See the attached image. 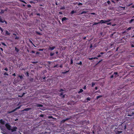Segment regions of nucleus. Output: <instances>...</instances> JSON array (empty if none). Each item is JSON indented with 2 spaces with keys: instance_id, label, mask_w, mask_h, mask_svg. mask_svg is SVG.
I'll return each mask as SVG.
<instances>
[{
  "instance_id": "nucleus-9",
  "label": "nucleus",
  "mask_w": 134,
  "mask_h": 134,
  "mask_svg": "<svg viewBox=\"0 0 134 134\" xmlns=\"http://www.w3.org/2000/svg\"><path fill=\"white\" fill-rule=\"evenodd\" d=\"M99 23L102 24L106 23L105 20H101L99 22Z\"/></svg>"
},
{
  "instance_id": "nucleus-60",
  "label": "nucleus",
  "mask_w": 134,
  "mask_h": 134,
  "mask_svg": "<svg viewBox=\"0 0 134 134\" xmlns=\"http://www.w3.org/2000/svg\"><path fill=\"white\" fill-rule=\"evenodd\" d=\"M43 50V49H39L38 50L39 51H42Z\"/></svg>"
},
{
  "instance_id": "nucleus-41",
  "label": "nucleus",
  "mask_w": 134,
  "mask_h": 134,
  "mask_svg": "<svg viewBox=\"0 0 134 134\" xmlns=\"http://www.w3.org/2000/svg\"><path fill=\"white\" fill-rule=\"evenodd\" d=\"M87 12H85V11H83L82 12H81V14H85Z\"/></svg>"
},
{
  "instance_id": "nucleus-54",
  "label": "nucleus",
  "mask_w": 134,
  "mask_h": 134,
  "mask_svg": "<svg viewBox=\"0 0 134 134\" xmlns=\"http://www.w3.org/2000/svg\"><path fill=\"white\" fill-rule=\"evenodd\" d=\"M29 42H30L31 43V44H33V45H34V44H33V42H32V41H31V40H29Z\"/></svg>"
},
{
  "instance_id": "nucleus-61",
  "label": "nucleus",
  "mask_w": 134,
  "mask_h": 134,
  "mask_svg": "<svg viewBox=\"0 0 134 134\" xmlns=\"http://www.w3.org/2000/svg\"><path fill=\"white\" fill-rule=\"evenodd\" d=\"M107 25H111V23L110 22L107 23Z\"/></svg>"
},
{
  "instance_id": "nucleus-34",
  "label": "nucleus",
  "mask_w": 134,
  "mask_h": 134,
  "mask_svg": "<svg viewBox=\"0 0 134 134\" xmlns=\"http://www.w3.org/2000/svg\"><path fill=\"white\" fill-rule=\"evenodd\" d=\"M99 23H99H96V22L94 23L93 24V25H97Z\"/></svg>"
},
{
  "instance_id": "nucleus-30",
  "label": "nucleus",
  "mask_w": 134,
  "mask_h": 134,
  "mask_svg": "<svg viewBox=\"0 0 134 134\" xmlns=\"http://www.w3.org/2000/svg\"><path fill=\"white\" fill-rule=\"evenodd\" d=\"M25 74L27 76V77L29 76V74L28 72H26V73Z\"/></svg>"
},
{
  "instance_id": "nucleus-13",
  "label": "nucleus",
  "mask_w": 134,
  "mask_h": 134,
  "mask_svg": "<svg viewBox=\"0 0 134 134\" xmlns=\"http://www.w3.org/2000/svg\"><path fill=\"white\" fill-rule=\"evenodd\" d=\"M31 109V108H26L25 109L23 110V111H28L29 110Z\"/></svg>"
},
{
  "instance_id": "nucleus-44",
  "label": "nucleus",
  "mask_w": 134,
  "mask_h": 134,
  "mask_svg": "<svg viewBox=\"0 0 134 134\" xmlns=\"http://www.w3.org/2000/svg\"><path fill=\"white\" fill-rule=\"evenodd\" d=\"M107 3L108 4H111V2L110 1H108L107 2Z\"/></svg>"
},
{
  "instance_id": "nucleus-5",
  "label": "nucleus",
  "mask_w": 134,
  "mask_h": 134,
  "mask_svg": "<svg viewBox=\"0 0 134 134\" xmlns=\"http://www.w3.org/2000/svg\"><path fill=\"white\" fill-rule=\"evenodd\" d=\"M70 118H66V119H63L61 121V122L62 123H64V122L65 121L69 120V119H70Z\"/></svg>"
},
{
  "instance_id": "nucleus-49",
  "label": "nucleus",
  "mask_w": 134,
  "mask_h": 134,
  "mask_svg": "<svg viewBox=\"0 0 134 134\" xmlns=\"http://www.w3.org/2000/svg\"><path fill=\"white\" fill-rule=\"evenodd\" d=\"M78 65H82V62H80L79 63H77Z\"/></svg>"
},
{
  "instance_id": "nucleus-52",
  "label": "nucleus",
  "mask_w": 134,
  "mask_h": 134,
  "mask_svg": "<svg viewBox=\"0 0 134 134\" xmlns=\"http://www.w3.org/2000/svg\"><path fill=\"white\" fill-rule=\"evenodd\" d=\"M27 7L28 8H30L31 7V6L30 4H28L27 5Z\"/></svg>"
},
{
  "instance_id": "nucleus-47",
  "label": "nucleus",
  "mask_w": 134,
  "mask_h": 134,
  "mask_svg": "<svg viewBox=\"0 0 134 134\" xmlns=\"http://www.w3.org/2000/svg\"><path fill=\"white\" fill-rule=\"evenodd\" d=\"M15 39L18 40L19 39V37H17L16 36H15Z\"/></svg>"
},
{
  "instance_id": "nucleus-11",
  "label": "nucleus",
  "mask_w": 134,
  "mask_h": 134,
  "mask_svg": "<svg viewBox=\"0 0 134 134\" xmlns=\"http://www.w3.org/2000/svg\"><path fill=\"white\" fill-rule=\"evenodd\" d=\"M130 43L131 45V47H134V42H133L132 41H131V42Z\"/></svg>"
},
{
  "instance_id": "nucleus-57",
  "label": "nucleus",
  "mask_w": 134,
  "mask_h": 134,
  "mask_svg": "<svg viewBox=\"0 0 134 134\" xmlns=\"http://www.w3.org/2000/svg\"><path fill=\"white\" fill-rule=\"evenodd\" d=\"M1 133H2L3 134H7L5 132H1Z\"/></svg>"
},
{
  "instance_id": "nucleus-38",
  "label": "nucleus",
  "mask_w": 134,
  "mask_h": 134,
  "mask_svg": "<svg viewBox=\"0 0 134 134\" xmlns=\"http://www.w3.org/2000/svg\"><path fill=\"white\" fill-rule=\"evenodd\" d=\"M54 53L51 52L50 53V56H52L54 55Z\"/></svg>"
},
{
  "instance_id": "nucleus-24",
  "label": "nucleus",
  "mask_w": 134,
  "mask_h": 134,
  "mask_svg": "<svg viewBox=\"0 0 134 134\" xmlns=\"http://www.w3.org/2000/svg\"><path fill=\"white\" fill-rule=\"evenodd\" d=\"M126 124H125V125L123 126V127H122V128L124 130H126Z\"/></svg>"
},
{
  "instance_id": "nucleus-14",
  "label": "nucleus",
  "mask_w": 134,
  "mask_h": 134,
  "mask_svg": "<svg viewBox=\"0 0 134 134\" xmlns=\"http://www.w3.org/2000/svg\"><path fill=\"white\" fill-rule=\"evenodd\" d=\"M55 48V47H49V49L51 50V51H52Z\"/></svg>"
},
{
  "instance_id": "nucleus-39",
  "label": "nucleus",
  "mask_w": 134,
  "mask_h": 134,
  "mask_svg": "<svg viewBox=\"0 0 134 134\" xmlns=\"http://www.w3.org/2000/svg\"><path fill=\"white\" fill-rule=\"evenodd\" d=\"M33 80L34 79L33 78H31L29 80L31 82H32L33 81Z\"/></svg>"
},
{
  "instance_id": "nucleus-22",
  "label": "nucleus",
  "mask_w": 134,
  "mask_h": 134,
  "mask_svg": "<svg viewBox=\"0 0 134 134\" xmlns=\"http://www.w3.org/2000/svg\"><path fill=\"white\" fill-rule=\"evenodd\" d=\"M58 67H59V65L58 64L55 65L53 66L54 68H58Z\"/></svg>"
},
{
  "instance_id": "nucleus-19",
  "label": "nucleus",
  "mask_w": 134,
  "mask_h": 134,
  "mask_svg": "<svg viewBox=\"0 0 134 134\" xmlns=\"http://www.w3.org/2000/svg\"><path fill=\"white\" fill-rule=\"evenodd\" d=\"M67 19H68L66 18V17H64L62 18V21H63Z\"/></svg>"
},
{
  "instance_id": "nucleus-1",
  "label": "nucleus",
  "mask_w": 134,
  "mask_h": 134,
  "mask_svg": "<svg viewBox=\"0 0 134 134\" xmlns=\"http://www.w3.org/2000/svg\"><path fill=\"white\" fill-rule=\"evenodd\" d=\"M134 114V109H129L127 111L126 115L128 116H131Z\"/></svg>"
},
{
  "instance_id": "nucleus-55",
  "label": "nucleus",
  "mask_w": 134,
  "mask_h": 134,
  "mask_svg": "<svg viewBox=\"0 0 134 134\" xmlns=\"http://www.w3.org/2000/svg\"><path fill=\"white\" fill-rule=\"evenodd\" d=\"M82 5V3H78V5Z\"/></svg>"
},
{
  "instance_id": "nucleus-46",
  "label": "nucleus",
  "mask_w": 134,
  "mask_h": 134,
  "mask_svg": "<svg viewBox=\"0 0 134 134\" xmlns=\"http://www.w3.org/2000/svg\"><path fill=\"white\" fill-rule=\"evenodd\" d=\"M87 100H90V97H87L86 98V99Z\"/></svg>"
},
{
  "instance_id": "nucleus-48",
  "label": "nucleus",
  "mask_w": 134,
  "mask_h": 134,
  "mask_svg": "<svg viewBox=\"0 0 134 134\" xmlns=\"http://www.w3.org/2000/svg\"><path fill=\"white\" fill-rule=\"evenodd\" d=\"M95 85V83H92V87H93Z\"/></svg>"
},
{
  "instance_id": "nucleus-32",
  "label": "nucleus",
  "mask_w": 134,
  "mask_h": 134,
  "mask_svg": "<svg viewBox=\"0 0 134 134\" xmlns=\"http://www.w3.org/2000/svg\"><path fill=\"white\" fill-rule=\"evenodd\" d=\"M19 1L25 3L26 4V2L25 1H23V0H19Z\"/></svg>"
},
{
  "instance_id": "nucleus-53",
  "label": "nucleus",
  "mask_w": 134,
  "mask_h": 134,
  "mask_svg": "<svg viewBox=\"0 0 134 134\" xmlns=\"http://www.w3.org/2000/svg\"><path fill=\"white\" fill-rule=\"evenodd\" d=\"M1 44L3 45H4V46H6V45L5 44L4 42H1Z\"/></svg>"
},
{
  "instance_id": "nucleus-20",
  "label": "nucleus",
  "mask_w": 134,
  "mask_h": 134,
  "mask_svg": "<svg viewBox=\"0 0 134 134\" xmlns=\"http://www.w3.org/2000/svg\"><path fill=\"white\" fill-rule=\"evenodd\" d=\"M48 118H49V119L52 118V119H56V118L53 117L52 116H48Z\"/></svg>"
},
{
  "instance_id": "nucleus-42",
  "label": "nucleus",
  "mask_w": 134,
  "mask_h": 134,
  "mask_svg": "<svg viewBox=\"0 0 134 134\" xmlns=\"http://www.w3.org/2000/svg\"><path fill=\"white\" fill-rule=\"evenodd\" d=\"M64 91V90H63V89H60V90H59V92H62V91Z\"/></svg>"
},
{
  "instance_id": "nucleus-25",
  "label": "nucleus",
  "mask_w": 134,
  "mask_h": 134,
  "mask_svg": "<svg viewBox=\"0 0 134 134\" xmlns=\"http://www.w3.org/2000/svg\"><path fill=\"white\" fill-rule=\"evenodd\" d=\"M83 91V90L82 89H80L79 91L78 92V93H80L82 92Z\"/></svg>"
},
{
  "instance_id": "nucleus-63",
  "label": "nucleus",
  "mask_w": 134,
  "mask_h": 134,
  "mask_svg": "<svg viewBox=\"0 0 134 134\" xmlns=\"http://www.w3.org/2000/svg\"><path fill=\"white\" fill-rule=\"evenodd\" d=\"M118 74V73L117 72H114V74L115 75H117Z\"/></svg>"
},
{
  "instance_id": "nucleus-36",
  "label": "nucleus",
  "mask_w": 134,
  "mask_h": 134,
  "mask_svg": "<svg viewBox=\"0 0 134 134\" xmlns=\"http://www.w3.org/2000/svg\"><path fill=\"white\" fill-rule=\"evenodd\" d=\"M36 34L39 35H41V34H40V32H39L38 31H36Z\"/></svg>"
},
{
  "instance_id": "nucleus-10",
  "label": "nucleus",
  "mask_w": 134,
  "mask_h": 134,
  "mask_svg": "<svg viewBox=\"0 0 134 134\" xmlns=\"http://www.w3.org/2000/svg\"><path fill=\"white\" fill-rule=\"evenodd\" d=\"M0 22L2 23H4V19L3 20L0 16Z\"/></svg>"
},
{
  "instance_id": "nucleus-12",
  "label": "nucleus",
  "mask_w": 134,
  "mask_h": 134,
  "mask_svg": "<svg viewBox=\"0 0 134 134\" xmlns=\"http://www.w3.org/2000/svg\"><path fill=\"white\" fill-rule=\"evenodd\" d=\"M104 54V53L103 52H101L100 53V54H98L97 56V57H99L101 56V55H102V54Z\"/></svg>"
},
{
  "instance_id": "nucleus-15",
  "label": "nucleus",
  "mask_w": 134,
  "mask_h": 134,
  "mask_svg": "<svg viewBox=\"0 0 134 134\" xmlns=\"http://www.w3.org/2000/svg\"><path fill=\"white\" fill-rule=\"evenodd\" d=\"M3 127L2 126H0V129L3 131V132H5V129L3 128Z\"/></svg>"
},
{
  "instance_id": "nucleus-3",
  "label": "nucleus",
  "mask_w": 134,
  "mask_h": 134,
  "mask_svg": "<svg viewBox=\"0 0 134 134\" xmlns=\"http://www.w3.org/2000/svg\"><path fill=\"white\" fill-rule=\"evenodd\" d=\"M114 132L115 134H120L122 132L121 131L118 130L114 131Z\"/></svg>"
},
{
  "instance_id": "nucleus-2",
  "label": "nucleus",
  "mask_w": 134,
  "mask_h": 134,
  "mask_svg": "<svg viewBox=\"0 0 134 134\" xmlns=\"http://www.w3.org/2000/svg\"><path fill=\"white\" fill-rule=\"evenodd\" d=\"M5 126L8 130H11V126L8 123L6 124L5 125Z\"/></svg>"
},
{
  "instance_id": "nucleus-58",
  "label": "nucleus",
  "mask_w": 134,
  "mask_h": 134,
  "mask_svg": "<svg viewBox=\"0 0 134 134\" xmlns=\"http://www.w3.org/2000/svg\"><path fill=\"white\" fill-rule=\"evenodd\" d=\"M21 105H20V106H19V107H17L16 108H17V109H19L20 108H21Z\"/></svg>"
},
{
  "instance_id": "nucleus-16",
  "label": "nucleus",
  "mask_w": 134,
  "mask_h": 134,
  "mask_svg": "<svg viewBox=\"0 0 134 134\" xmlns=\"http://www.w3.org/2000/svg\"><path fill=\"white\" fill-rule=\"evenodd\" d=\"M5 34L6 35H9L10 34V33H9V32L7 30L5 31Z\"/></svg>"
},
{
  "instance_id": "nucleus-23",
  "label": "nucleus",
  "mask_w": 134,
  "mask_h": 134,
  "mask_svg": "<svg viewBox=\"0 0 134 134\" xmlns=\"http://www.w3.org/2000/svg\"><path fill=\"white\" fill-rule=\"evenodd\" d=\"M85 122L86 123V125H88L90 124V121L89 120Z\"/></svg>"
},
{
  "instance_id": "nucleus-28",
  "label": "nucleus",
  "mask_w": 134,
  "mask_h": 134,
  "mask_svg": "<svg viewBox=\"0 0 134 134\" xmlns=\"http://www.w3.org/2000/svg\"><path fill=\"white\" fill-rule=\"evenodd\" d=\"M18 77H19L20 79L21 80H22V79H23V76L22 75H19L18 76Z\"/></svg>"
},
{
  "instance_id": "nucleus-33",
  "label": "nucleus",
  "mask_w": 134,
  "mask_h": 134,
  "mask_svg": "<svg viewBox=\"0 0 134 134\" xmlns=\"http://www.w3.org/2000/svg\"><path fill=\"white\" fill-rule=\"evenodd\" d=\"M0 30L1 31V33L2 34H3V29L2 28V27H0Z\"/></svg>"
},
{
  "instance_id": "nucleus-29",
  "label": "nucleus",
  "mask_w": 134,
  "mask_h": 134,
  "mask_svg": "<svg viewBox=\"0 0 134 134\" xmlns=\"http://www.w3.org/2000/svg\"><path fill=\"white\" fill-rule=\"evenodd\" d=\"M69 71V70L68 71L63 72H62V73L63 74H65L67 72H68Z\"/></svg>"
},
{
  "instance_id": "nucleus-31",
  "label": "nucleus",
  "mask_w": 134,
  "mask_h": 134,
  "mask_svg": "<svg viewBox=\"0 0 134 134\" xmlns=\"http://www.w3.org/2000/svg\"><path fill=\"white\" fill-rule=\"evenodd\" d=\"M102 97V95H100L99 96H98L97 97V99H98L99 98L101 97Z\"/></svg>"
},
{
  "instance_id": "nucleus-51",
  "label": "nucleus",
  "mask_w": 134,
  "mask_h": 134,
  "mask_svg": "<svg viewBox=\"0 0 134 134\" xmlns=\"http://www.w3.org/2000/svg\"><path fill=\"white\" fill-rule=\"evenodd\" d=\"M63 92H61L59 96H62L63 95Z\"/></svg>"
},
{
  "instance_id": "nucleus-18",
  "label": "nucleus",
  "mask_w": 134,
  "mask_h": 134,
  "mask_svg": "<svg viewBox=\"0 0 134 134\" xmlns=\"http://www.w3.org/2000/svg\"><path fill=\"white\" fill-rule=\"evenodd\" d=\"M43 106V105L41 104H38L36 105V106L37 107H42Z\"/></svg>"
},
{
  "instance_id": "nucleus-56",
  "label": "nucleus",
  "mask_w": 134,
  "mask_h": 134,
  "mask_svg": "<svg viewBox=\"0 0 134 134\" xmlns=\"http://www.w3.org/2000/svg\"><path fill=\"white\" fill-rule=\"evenodd\" d=\"M73 63V60L72 59H71V62H70V64H72Z\"/></svg>"
},
{
  "instance_id": "nucleus-59",
  "label": "nucleus",
  "mask_w": 134,
  "mask_h": 134,
  "mask_svg": "<svg viewBox=\"0 0 134 134\" xmlns=\"http://www.w3.org/2000/svg\"><path fill=\"white\" fill-rule=\"evenodd\" d=\"M4 70L6 71H8V69L7 68H6L4 69Z\"/></svg>"
},
{
  "instance_id": "nucleus-7",
  "label": "nucleus",
  "mask_w": 134,
  "mask_h": 134,
  "mask_svg": "<svg viewBox=\"0 0 134 134\" xmlns=\"http://www.w3.org/2000/svg\"><path fill=\"white\" fill-rule=\"evenodd\" d=\"M5 121L3 120L2 119H1L0 120V123L2 125H4L5 123Z\"/></svg>"
},
{
  "instance_id": "nucleus-27",
  "label": "nucleus",
  "mask_w": 134,
  "mask_h": 134,
  "mask_svg": "<svg viewBox=\"0 0 134 134\" xmlns=\"http://www.w3.org/2000/svg\"><path fill=\"white\" fill-rule=\"evenodd\" d=\"M133 21H134V19H132L129 21V23H132V22Z\"/></svg>"
},
{
  "instance_id": "nucleus-40",
  "label": "nucleus",
  "mask_w": 134,
  "mask_h": 134,
  "mask_svg": "<svg viewBox=\"0 0 134 134\" xmlns=\"http://www.w3.org/2000/svg\"><path fill=\"white\" fill-rule=\"evenodd\" d=\"M76 12L74 11V10H72L71 12V14H73L74 13H75Z\"/></svg>"
},
{
  "instance_id": "nucleus-50",
  "label": "nucleus",
  "mask_w": 134,
  "mask_h": 134,
  "mask_svg": "<svg viewBox=\"0 0 134 134\" xmlns=\"http://www.w3.org/2000/svg\"><path fill=\"white\" fill-rule=\"evenodd\" d=\"M4 75H7V76H8V73H7V72H5L4 73Z\"/></svg>"
},
{
  "instance_id": "nucleus-17",
  "label": "nucleus",
  "mask_w": 134,
  "mask_h": 134,
  "mask_svg": "<svg viewBox=\"0 0 134 134\" xmlns=\"http://www.w3.org/2000/svg\"><path fill=\"white\" fill-rule=\"evenodd\" d=\"M17 109V108H16L14 110H12V111H10L9 112V113H11L12 112H14Z\"/></svg>"
},
{
  "instance_id": "nucleus-6",
  "label": "nucleus",
  "mask_w": 134,
  "mask_h": 134,
  "mask_svg": "<svg viewBox=\"0 0 134 134\" xmlns=\"http://www.w3.org/2000/svg\"><path fill=\"white\" fill-rule=\"evenodd\" d=\"M17 127L15 126L14 127H13L12 129H11L10 130L12 131V132H13L14 131H16V129H17Z\"/></svg>"
},
{
  "instance_id": "nucleus-37",
  "label": "nucleus",
  "mask_w": 134,
  "mask_h": 134,
  "mask_svg": "<svg viewBox=\"0 0 134 134\" xmlns=\"http://www.w3.org/2000/svg\"><path fill=\"white\" fill-rule=\"evenodd\" d=\"M65 9V7H60V9L61 10L64 9Z\"/></svg>"
},
{
  "instance_id": "nucleus-26",
  "label": "nucleus",
  "mask_w": 134,
  "mask_h": 134,
  "mask_svg": "<svg viewBox=\"0 0 134 134\" xmlns=\"http://www.w3.org/2000/svg\"><path fill=\"white\" fill-rule=\"evenodd\" d=\"M111 20V19H108L107 20H105L106 22V23H108L109 22H110Z\"/></svg>"
},
{
  "instance_id": "nucleus-8",
  "label": "nucleus",
  "mask_w": 134,
  "mask_h": 134,
  "mask_svg": "<svg viewBox=\"0 0 134 134\" xmlns=\"http://www.w3.org/2000/svg\"><path fill=\"white\" fill-rule=\"evenodd\" d=\"M96 126L94 125L93 126V128H92V129L93 130V133H94L96 132V130H94L95 128L96 127Z\"/></svg>"
},
{
  "instance_id": "nucleus-64",
  "label": "nucleus",
  "mask_w": 134,
  "mask_h": 134,
  "mask_svg": "<svg viewBox=\"0 0 134 134\" xmlns=\"http://www.w3.org/2000/svg\"><path fill=\"white\" fill-rule=\"evenodd\" d=\"M30 2L31 4L34 3V2L33 1H30Z\"/></svg>"
},
{
  "instance_id": "nucleus-43",
  "label": "nucleus",
  "mask_w": 134,
  "mask_h": 134,
  "mask_svg": "<svg viewBox=\"0 0 134 134\" xmlns=\"http://www.w3.org/2000/svg\"><path fill=\"white\" fill-rule=\"evenodd\" d=\"M91 14H93L94 15H97L96 14L94 13H90Z\"/></svg>"
},
{
  "instance_id": "nucleus-4",
  "label": "nucleus",
  "mask_w": 134,
  "mask_h": 134,
  "mask_svg": "<svg viewBox=\"0 0 134 134\" xmlns=\"http://www.w3.org/2000/svg\"><path fill=\"white\" fill-rule=\"evenodd\" d=\"M128 104L129 107L133 106L134 105V102H133L132 103L129 102Z\"/></svg>"
},
{
  "instance_id": "nucleus-21",
  "label": "nucleus",
  "mask_w": 134,
  "mask_h": 134,
  "mask_svg": "<svg viewBox=\"0 0 134 134\" xmlns=\"http://www.w3.org/2000/svg\"><path fill=\"white\" fill-rule=\"evenodd\" d=\"M15 51H16L17 52H18L19 51V49L16 47H15Z\"/></svg>"
},
{
  "instance_id": "nucleus-45",
  "label": "nucleus",
  "mask_w": 134,
  "mask_h": 134,
  "mask_svg": "<svg viewBox=\"0 0 134 134\" xmlns=\"http://www.w3.org/2000/svg\"><path fill=\"white\" fill-rule=\"evenodd\" d=\"M25 93H23V94H22V95L21 96H19V97H22L23 96L25 95Z\"/></svg>"
},
{
  "instance_id": "nucleus-35",
  "label": "nucleus",
  "mask_w": 134,
  "mask_h": 134,
  "mask_svg": "<svg viewBox=\"0 0 134 134\" xmlns=\"http://www.w3.org/2000/svg\"><path fill=\"white\" fill-rule=\"evenodd\" d=\"M131 28H132V27H129L128 28H127V29L126 30L127 31H129V30H131Z\"/></svg>"
},
{
  "instance_id": "nucleus-62",
  "label": "nucleus",
  "mask_w": 134,
  "mask_h": 134,
  "mask_svg": "<svg viewBox=\"0 0 134 134\" xmlns=\"http://www.w3.org/2000/svg\"><path fill=\"white\" fill-rule=\"evenodd\" d=\"M40 116L41 117H43L44 116V115H43V114H41L40 115Z\"/></svg>"
}]
</instances>
